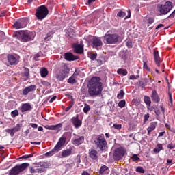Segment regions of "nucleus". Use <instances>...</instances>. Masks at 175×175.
Segmentation results:
<instances>
[{
  "mask_svg": "<svg viewBox=\"0 0 175 175\" xmlns=\"http://www.w3.org/2000/svg\"><path fill=\"white\" fill-rule=\"evenodd\" d=\"M100 77H92L88 83V94L90 96H98L103 91V84L100 82Z\"/></svg>",
  "mask_w": 175,
  "mask_h": 175,
  "instance_id": "obj_1",
  "label": "nucleus"
},
{
  "mask_svg": "<svg viewBox=\"0 0 175 175\" xmlns=\"http://www.w3.org/2000/svg\"><path fill=\"white\" fill-rule=\"evenodd\" d=\"M72 139V133L70 132H65L59 139L55 147L49 152L44 154L45 157H53L54 154L59 152L62 148L65 147Z\"/></svg>",
  "mask_w": 175,
  "mask_h": 175,
  "instance_id": "obj_2",
  "label": "nucleus"
},
{
  "mask_svg": "<svg viewBox=\"0 0 175 175\" xmlns=\"http://www.w3.org/2000/svg\"><path fill=\"white\" fill-rule=\"evenodd\" d=\"M12 36L22 43H27L35 39V33L29 30H20L14 31Z\"/></svg>",
  "mask_w": 175,
  "mask_h": 175,
  "instance_id": "obj_3",
  "label": "nucleus"
},
{
  "mask_svg": "<svg viewBox=\"0 0 175 175\" xmlns=\"http://www.w3.org/2000/svg\"><path fill=\"white\" fill-rule=\"evenodd\" d=\"M111 31H108L103 37L104 43L106 44H117L121 43L124 39L118 33H110Z\"/></svg>",
  "mask_w": 175,
  "mask_h": 175,
  "instance_id": "obj_4",
  "label": "nucleus"
},
{
  "mask_svg": "<svg viewBox=\"0 0 175 175\" xmlns=\"http://www.w3.org/2000/svg\"><path fill=\"white\" fill-rule=\"evenodd\" d=\"M70 73V67H69V64L62 62L59 66V73L55 75V78L57 79L59 81H64Z\"/></svg>",
  "mask_w": 175,
  "mask_h": 175,
  "instance_id": "obj_5",
  "label": "nucleus"
},
{
  "mask_svg": "<svg viewBox=\"0 0 175 175\" xmlns=\"http://www.w3.org/2000/svg\"><path fill=\"white\" fill-rule=\"evenodd\" d=\"M29 167V163H23L21 164H17L14 166L8 172V175H20L25 173L27 169Z\"/></svg>",
  "mask_w": 175,
  "mask_h": 175,
  "instance_id": "obj_6",
  "label": "nucleus"
},
{
  "mask_svg": "<svg viewBox=\"0 0 175 175\" xmlns=\"http://www.w3.org/2000/svg\"><path fill=\"white\" fill-rule=\"evenodd\" d=\"M96 148H99L100 151H105L107 148V141L105 138V134L98 135L94 141Z\"/></svg>",
  "mask_w": 175,
  "mask_h": 175,
  "instance_id": "obj_7",
  "label": "nucleus"
},
{
  "mask_svg": "<svg viewBox=\"0 0 175 175\" xmlns=\"http://www.w3.org/2000/svg\"><path fill=\"white\" fill-rule=\"evenodd\" d=\"M87 39L88 43H89V44L91 45L93 49L99 50V48L103 46V42H102L100 37L89 35Z\"/></svg>",
  "mask_w": 175,
  "mask_h": 175,
  "instance_id": "obj_8",
  "label": "nucleus"
},
{
  "mask_svg": "<svg viewBox=\"0 0 175 175\" xmlns=\"http://www.w3.org/2000/svg\"><path fill=\"white\" fill-rule=\"evenodd\" d=\"M172 9H173V3L171 1H166L164 4L158 5L159 16H166Z\"/></svg>",
  "mask_w": 175,
  "mask_h": 175,
  "instance_id": "obj_9",
  "label": "nucleus"
},
{
  "mask_svg": "<svg viewBox=\"0 0 175 175\" xmlns=\"http://www.w3.org/2000/svg\"><path fill=\"white\" fill-rule=\"evenodd\" d=\"M35 16L37 20H44L49 16V8L46 5H40L36 9Z\"/></svg>",
  "mask_w": 175,
  "mask_h": 175,
  "instance_id": "obj_10",
  "label": "nucleus"
},
{
  "mask_svg": "<svg viewBox=\"0 0 175 175\" xmlns=\"http://www.w3.org/2000/svg\"><path fill=\"white\" fill-rule=\"evenodd\" d=\"M124 155H126V149L122 146H120L114 150L113 158L114 161H121L122 158H124Z\"/></svg>",
  "mask_w": 175,
  "mask_h": 175,
  "instance_id": "obj_11",
  "label": "nucleus"
},
{
  "mask_svg": "<svg viewBox=\"0 0 175 175\" xmlns=\"http://www.w3.org/2000/svg\"><path fill=\"white\" fill-rule=\"evenodd\" d=\"M28 23H29L28 18H21L14 23L12 28L14 29H23L28 25Z\"/></svg>",
  "mask_w": 175,
  "mask_h": 175,
  "instance_id": "obj_12",
  "label": "nucleus"
},
{
  "mask_svg": "<svg viewBox=\"0 0 175 175\" xmlns=\"http://www.w3.org/2000/svg\"><path fill=\"white\" fill-rule=\"evenodd\" d=\"M7 61L10 66H16L20 62V55L16 53H9L7 55Z\"/></svg>",
  "mask_w": 175,
  "mask_h": 175,
  "instance_id": "obj_13",
  "label": "nucleus"
},
{
  "mask_svg": "<svg viewBox=\"0 0 175 175\" xmlns=\"http://www.w3.org/2000/svg\"><path fill=\"white\" fill-rule=\"evenodd\" d=\"M70 122L76 129L80 128V126L83 125V120L79 118V115H76V116L72 117L70 119Z\"/></svg>",
  "mask_w": 175,
  "mask_h": 175,
  "instance_id": "obj_14",
  "label": "nucleus"
},
{
  "mask_svg": "<svg viewBox=\"0 0 175 175\" xmlns=\"http://www.w3.org/2000/svg\"><path fill=\"white\" fill-rule=\"evenodd\" d=\"M153 57L156 65L159 68V66H161V64L162 63V59L159 56V51H158V48L153 49Z\"/></svg>",
  "mask_w": 175,
  "mask_h": 175,
  "instance_id": "obj_15",
  "label": "nucleus"
},
{
  "mask_svg": "<svg viewBox=\"0 0 175 175\" xmlns=\"http://www.w3.org/2000/svg\"><path fill=\"white\" fill-rule=\"evenodd\" d=\"M21 129V124H17L15 127L12 129H8L5 130V132L7 133H9L12 137L14 136V133H16V132H20V130Z\"/></svg>",
  "mask_w": 175,
  "mask_h": 175,
  "instance_id": "obj_16",
  "label": "nucleus"
},
{
  "mask_svg": "<svg viewBox=\"0 0 175 175\" xmlns=\"http://www.w3.org/2000/svg\"><path fill=\"white\" fill-rule=\"evenodd\" d=\"M72 49L75 54H83L84 53V45L80 44H74Z\"/></svg>",
  "mask_w": 175,
  "mask_h": 175,
  "instance_id": "obj_17",
  "label": "nucleus"
},
{
  "mask_svg": "<svg viewBox=\"0 0 175 175\" xmlns=\"http://www.w3.org/2000/svg\"><path fill=\"white\" fill-rule=\"evenodd\" d=\"M36 88H37V87L35 85H31L25 88L22 90V94L24 96H27V95H28V94H29V92H33L36 91Z\"/></svg>",
  "mask_w": 175,
  "mask_h": 175,
  "instance_id": "obj_18",
  "label": "nucleus"
},
{
  "mask_svg": "<svg viewBox=\"0 0 175 175\" xmlns=\"http://www.w3.org/2000/svg\"><path fill=\"white\" fill-rule=\"evenodd\" d=\"M150 98L154 103H159L161 102V97L158 94V92L156 90L152 91Z\"/></svg>",
  "mask_w": 175,
  "mask_h": 175,
  "instance_id": "obj_19",
  "label": "nucleus"
},
{
  "mask_svg": "<svg viewBox=\"0 0 175 175\" xmlns=\"http://www.w3.org/2000/svg\"><path fill=\"white\" fill-rule=\"evenodd\" d=\"M73 154V146H70L69 148L62 150L61 157L62 158H68Z\"/></svg>",
  "mask_w": 175,
  "mask_h": 175,
  "instance_id": "obj_20",
  "label": "nucleus"
},
{
  "mask_svg": "<svg viewBox=\"0 0 175 175\" xmlns=\"http://www.w3.org/2000/svg\"><path fill=\"white\" fill-rule=\"evenodd\" d=\"M79 58V56L74 55L72 52L64 53V59H66V61H77Z\"/></svg>",
  "mask_w": 175,
  "mask_h": 175,
  "instance_id": "obj_21",
  "label": "nucleus"
},
{
  "mask_svg": "<svg viewBox=\"0 0 175 175\" xmlns=\"http://www.w3.org/2000/svg\"><path fill=\"white\" fill-rule=\"evenodd\" d=\"M45 129H48L49 131H61L62 128V123L57 124L56 125H51V126H44Z\"/></svg>",
  "mask_w": 175,
  "mask_h": 175,
  "instance_id": "obj_22",
  "label": "nucleus"
},
{
  "mask_svg": "<svg viewBox=\"0 0 175 175\" xmlns=\"http://www.w3.org/2000/svg\"><path fill=\"white\" fill-rule=\"evenodd\" d=\"M89 157L93 161H98V151L95 149H90L89 150Z\"/></svg>",
  "mask_w": 175,
  "mask_h": 175,
  "instance_id": "obj_23",
  "label": "nucleus"
},
{
  "mask_svg": "<svg viewBox=\"0 0 175 175\" xmlns=\"http://www.w3.org/2000/svg\"><path fill=\"white\" fill-rule=\"evenodd\" d=\"M157 125H158L157 122H152L150 124L149 126L147 128V132H148V136L151 135V132H152V131H155Z\"/></svg>",
  "mask_w": 175,
  "mask_h": 175,
  "instance_id": "obj_24",
  "label": "nucleus"
},
{
  "mask_svg": "<svg viewBox=\"0 0 175 175\" xmlns=\"http://www.w3.org/2000/svg\"><path fill=\"white\" fill-rule=\"evenodd\" d=\"M39 163H36L34 164L33 167H30V173H43L42 169H38L39 167Z\"/></svg>",
  "mask_w": 175,
  "mask_h": 175,
  "instance_id": "obj_25",
  "label": "nucleus"
},
{
  "mask_svg": "<svg viewBox=\"0 0 175 175\" xmlns=\"http://www.w3.org/2000/svg\"><path fill=\"white\" fill-rule=\"evenodd\" d=\"M31 110H32V107H31L29 103L23 104L21 107V113H25V111H29Z\"/></svg>",
  "mask_w": 175,
  "mask_h": 175,
  "instance_id": "obj_26",
  "label": "nucleus"
},
{
  "mask_svg": "<svg viewBox=\"0 0 175 175\" xmlns=\"http://www.w3.org/2000/svg\"><path fill=\"white\" fill-rule=\"evenodd\" d=\"M79 75V73H77V71H75L74 74L68 79L67 82L69 84H76L77 83V81L76 80V76Z\"/></svg>",
  "mask_w": 175,
  "mask_h": 175,
  "instance_id": "obj_27",
  "label": "nucleus"
},
{
  "mask_svg": "<svg viewBox=\"0 0 175 175\" xmlns=\"http://www.w3.org/2000/svg\"><path fill=\"white\" fill-rule=\"evenodd\" d=\"M84 136H81L79 138L75 139L72 140V144L74 146H80L84 143Z\"/></svg>",
  "mask_w": 175,
  "mask_h": 175,
  "instance_id": "obj_28",
  "label": "nucleus"
},
{
  "mask_svg": "<svg viewBox=\"0 0 175 175\" xmlns=\"http://www.w3.org/2000/svg\"><path fill=\"white\" fill-rule=\"evenodd\" d=\"M148 111H154L156 116H160L161 114V110L157 109V108L154 106H151V105H149L146 106Z\"/></svg>",
  "mask_w": 175,
  "mask_h": 175,
  "instance_id": "obj_29",
  "label": "nucleus"
},
{
  "mask_svg": "<svg viewBox=\"0 0 175 175\" xmlns=\"http://www.w3.org/2000/svg\"><path fill=\"white\" fill-rule=\"evenodd\" d=\"M49 165L47 161H40L39 162L38 169H42L43 172H46V169H49Z\"/></svg>",
  "mask_w": 175,
  "mask_h": 175,
  "instance_id": "obj_30",
  "label": "nucleus"
},
{
  "mask_svg": "<svg viewBox=\"0 0 175 175\" xmlns=\"http://www.w3.org/2000/svg\"><path fill=\"white\" fill-rule=\"evenodd\" d=\"M40 73L41 77H47V76H49V70H47L46 67H42L40 70Z\"/></svg>",
  "mask_w": 175,
  "mask_h": 175,
  "instance_id": "obj_31",
  "label": "nucleus"
},
{
  "mask_svg": "<svg viewBox=\"0 0 175 175\" xmlns=\"http://www.w3.org/2000/svg\"><path fill=\"white\" fill-rule=\"evenodd\" d=\"M162 150H163V145H162V144L158 143L156 145V147L153 149V152L154 154H159Z\"/></svg>",
  "mask_w": 175,
  "mask_h": 175,
  "instance_id": "obj_32",
  "label": "nucleus"
},
{
  "mask_svg": "<svg viewBox=\"0 0 175 175\" xmlns=\"http://www.w3.org/2000/svg\"><path fill=\"white\" fill-rule=\"evenodd\" d=\"M117 73L120 76H126V75H128V70L125 68H118L117 70Z\"/></svg>",
  "mask_w": 175,
  "mask_h": 175,
  "instance_id": "obj_33",
  "label": "nucleus"
},
{
  "mask_svg": "<svg viewBox=\"0 0 175 175\" xmlns=\"http://www.w3.org/2000/svg\"><path fill=\"white\" fill-rule=\"evenodd\" d=\"M144 102L145 105H146V107L152 103V101H151V98L148 96H144Z\"/></svg>",
  "mask_w": 175,
  "mask_h": 175,
  "instance_id": "obj_34",
  "label": "nucleus"
},
{
  "mask_svg": "<svg viewBox=\"0 0 175 175\" xmlns=\"http://www.w3.org/2000/svg\"><path fill=\"white\" fill-rule=\"evenodd\" d=\"M107 61V59L105 57V56H100L98 59H97V63L98 65H103L105 62Z\"/></svg>",
  "mask_w": 175,
  "mask_h": 175,
  "instance_id": "obj_35",
  "label": "nucleus"
},
{
  "mask_svg": "<svg viewBox=\"0 0 175 175\" xmlns=\"http://www.w3.org/2000/svg\"><path fill=\"white\" fill-rule=\"evenodd\" d=\"M143 69L146 70V72H151V68L148 66L147 61L143 60Z\"/></svg>",
  "mask_w": 175,
  "mask_h": 175,
  "instance_id": "obj_36",
  "label": "nucleus"
},
{
  "mask_svg": "<svg viewBox=\"0 0 175 175\" xmlns=\"http://www.w3.org/2000/svg\"><path fill=\"white\" fill-rule=\"evenodd\" d=\"M4 146H0V155L3 159H5L8 157V153L3 150Z\"/></svg>",
  "mask_w": 175,
  "mask_h": 175,
  "instance_id": "obj_37",
  "label": "nucleus"
},
{
  "mask_svg": "<svg viewBox=\"0 0 175 175\" xmlns=\"http://www.w3.org/2000/svg\"><path fill=\"white\" fill-rule=\"evenodd\" d=\"M41 84L44 87L45 90H49L51 87V84L50 82H47L46 81H42Z\"/></svg>",
  "mask_w": 175,
  "mask_h": 175,
  "instance_id": "obj_38",
  "label": "nucleus"
},
{
  "mask_svg": "<svg viewBox=\"0 0 175 175\" xmlns=\"http://www.w3.org/2000/svg\"><path fill=\"white\" fill-rule=\"evenodd\" d=\"M23 76L26 77L27 79H29V70L27 67H24Z\"/></svg>",
  "mask_w": 175,
  "mask_h": 175,
  "instance_id": "obj_39",
  "label": "nucleus"
},
{
  "mask_svg": "<svg viewBox=\"0 0 175 175\" xmlns=\"http://www.w3.org/2000/svg\"><path fill=\"white\" fill-rule=\"evenodd\" d=\"M133 106H139L140 105V100H137V98H133L131 101Z\"/></svg>",
  "mask_w": 175,
  "mask_h": 175,
  "instance_id": "obj_40",
  "label": "nucleus"
},
{
  "mask_svg": "<svg viewBox=\"0 0 175 175\" xmlns=\"http://www.w3.org/2000/svg\"><path fill=\"white\" fill-rule=\"evenodd\" d=\"M118 107H120V109H122L125 107V105H126V101L125 100H122L118 103Z\"/></svg>",
  "mask_w": 175,
  "mask_h": 175,
  "instance_id": "obj_41",
  "label": "nucleus"
},
{
  "mask_svg": "<svg viewBox=\"0 0 175 175\" xmlns=\"http://www.w3.org/2000/svg\"><path fill=\"white\" fill-rule=\"evenodd\" d=\"M126 46L128 47V49H132V40L131 39H126Z\"/></svg>",
  "mask_w": 175,
  "mask_h": 175,
  "instance_id": "obj_42",
  "label": "nucleus"
},
{
  "mask_svg": "<svg viewBox=\"0 0 175 175\" xmlns=\"http://www.w3.org/2000/svg\"><path fill=\"white\" fill-rule=\"evenodd\" d=\"M124 95H125V92H124V90H121L120 93L117 95L118 99H122V98H124Z\"/></svg>",
  "mask_w": 175,
  "mask_h": 175,
  "instance_id": "obj_43",
  "label": "nucleus"
},
{
  "mask_svg": "<svg viewBox=\"0 0 175 175\" xmlns=\"http://www.w3.org/2000/svg\"><path fill=\"white\" fill-rule=\"evenodd\" d=\"M90 110H91V107H90L88 104H85V107L83 108V112L87 114V113L90 111Z\"/></svg>",
  "mask_w": 175,
  "mask_h": 175,
  "instance_id": "obj_44",
  "label": "nucleus"
},
{
  "mask_svg": "<svg viewBox=\"0 0 175 175\" xmlns=\"http://www.w3.org/2000/svg\"><path fill=\"white\" fill-rule=\"evenodd\" d=\"M167 148H168V150H174V148H175V143L170 142L167 146Z\"/></svg>",
  "mask_w": 175,
  "mask_h": 175,
  "instance_id": "obj_45",
  "label": "nucleus"
},
{
  "mask_svg": "<svg viewBox=\"0 0 175 175\" xmlns=\"http://www.w3.org/2000/svg\"><path fill=\"white\" fill-rule=\"evenodd\" d=\"M136 172L137 173H144L145 172V170H144V168H143V167L142 166H138L136 167Z\"/></svg>",
  "mask_w": 175,
  "mask_h": 175,
  "instance_id": "obj_46",
  "label": "nucleus"
},
{
  "mask_svg": "<svg viewBox=\"0 0 175 175\" xmlns=\"http://www.w3.org/2000/svg\"><path fill=\"white\" fill-rule=\"evenodd\" d=\"M140 78V75H132L129 76V80H137V79Z\"/></svg>",
  "mask_w": 175,
  "mask_h": 175,
  "instance_id": "obj_47",
  "label": "nucleus"
},
{
  "mask_svg": "<svg viewBox=\"0 0 175 175\" xmlns=\"http://www.w3.org/2000/svg\"><path fill=\"white\" fill-rule=\"evenodd\" d=\"M11 116L13 118H15V117H17L18 116V110L15 109L11 112Z\"/></svg>",
  "mask_w": 175,
  "mask_h": 175,
  "instance_id": "obj_48",
  "label": "nucleus"
},
{
  "mask_svg": "<svg viewBox=\"0 0 175 175\" xmlns=\"http://www.w3.org/2000/svg\"><path fill=\"white\" fill-rule=\"evenodd\" d=\"M131 159L133 162H136V161H140V159L139 158L137 154H133V156L131 157Z\"/></svg>",
  "mask_w": 175,
  "mask_h": 175,
  "instance_id": "obj_49",
  "label": "nucleus"
},
{
  "mask_svg": "<svg viewBox=\"0 0 175 175\" xmlns=\"http://www.w3.org/2000/svg\"><path fill=\"white\" fill-rule=\"evenodd\" d=\"M32 157H33V154L23 155L21 157H20V159H28V158H32Z\"/></svg>",
  "mask_w": 175,
  "mask_h": 175,
  "instance_id": "obj_50",
  "label": "nucleus"
},
{
  "mask_svg": "<svg viewBox=\"0 0 175 175\" xmlns=\"http://www.w3.org/2000/svg\"><path fill=\"white\" fill-rule=\"evenodd\" d=\"M125 16H126V14L123 11H120L117 14L118 17H125Z\"/></svg>",
  "mask_w": 175,
  "mask_h": 175,
  "instance_id": "obj_51",
  "label": "nucleus"
},
{
  "mask_svg": "<svg viewBox=\"0 0 175 175\" xmlns=\"http://www.w3.org/2000/svg\"><path fill=\"white\" fill-rule=\"evenodd\" d=\"M150 118V113H147L144 116V122L146 124L147 121H148V119Z\"/></svg>",
  "mask_w": 175,
  "mask_h": 175,
  "instance_id": "obj_52",
  "label": "nucleus"
},
{
  "mask_svg": "<svg viewBox=\"0 0 175 175\" xmlns=\"http://www.w3.org/2000/svg\"><path fill=\"white\" fill-rule=\"evenodd\" d=\"M96 57H98L97 53H90V59H92V61H94V59H96Z\"/></svg>",
  "mask_w": 175,
  "mask_h": 175,
  "instance_id": "obj_53",
  "label": "nucleus"
},
{
  "mask_svg": "<svg viewBox=\"0 0 175 175\" xmlns=\"http://www.w3.org/2000/svg\"><path fill=\"white\" fill-rule=\"evenodd\" d=\"M154 21H155V19L152 17H149V18H147V23L149 25L152 24V23H154Z\"/></svg>",
  "mask_w": 175,
  "mask_h": 175,
  "instance_id": "obj_54",
  "label": "nucleus"
},
{
  "mask_svg": "<svg viewBox=\"0 0 175 175\" xmlns=\"http://www.w3.org/2000/svg\"><path fill=\"white\" fill-rule=\"evenodd\" d=\"M72 107H73V103H70V105H68V107H67L65 109L66 112L69 111V110H70L72 109Z\"/></svg>",
  "mask_w": 175,
  "mask_h": 175,
  "instance_id": "obj_55",
  "label": "nucleus"
},
{
  "mask_svg": "<svg viewBox=\"0 0 175 175\" xmlns=\"http://www.w3.org/2000/svg\"><path fill=\"white\" fill-rule=\"evenodd\" d=\"M6 13H8L7 10L0 11V17H5V16H6Z\"/></svg>",
  "mask_w": 175,
  "mask_h": 175,
  "instance_id": "obj_56",
  "label": "nucleus"
},
{
  "mask_svg": "<svg viewBox=\"0 0 175 175\" xmlns=\"http://www.w3.org/2000/svg\"><path fill=\"white\" fill-rule=\"evenodd\" d=\"M113 128H115V129H118V131H120V129H121V128H122V126L121 124H114Z\"/></svg>",
  "mask_w": 175,
  "mask_h": 175,
  "instance_id": "obj_57",
  "label": "nucleus"
},
{
  "mask_svg": "<svg viewBox=\"0 0 175 175\" xmlns=\"http://www.w3.org/2000/svg\"><path fill=\"white\" fill-rule=\"evenodd\" d=\"M40 57V53H37L34 55V61H39V57Z\"/></svg>",
  "mask_w": 175,
  "mask_h": 175,
  "instance_id": "obj_58",
  "label": "nucleus"
},
{
  "mask_svg": "<svg viewBox=\"0 0 175 175\" xmlns=\"http://www.w3.org/2000/svg\"><path fill=\"white\" fill-rule=\"evenodd\" d=\"M165 126L167 131H172V127L170 126V124L165 123Z\"/></svg>",
  "mask_w": 175,
  "mask_h": 175,
  "instance_id": "obj_59",
  "label": "nucleus"
},
{
  "mask_svg": "<svg viewBox=\"0 0 175 175\" xmlns=\"http://www.w3.org/2000/svg\"><path fill=\"white\" fill-rule=\"evenodd\" d=\"M168 96L170 103H173V98H172V93L170 92H168Z\"/></svg>",
  "mask_w": 175,
  "mask_h": 175,
  "instance_id": "obj_60",
  "label": "nucleus"
},
{
  "mask_svg": "<svg viewBox=\"0 0 175 175\" xmlns=\"http://www.w3.org/2000/svg\"><path fill=\"white\" fill-rule=\"evenodd\" d=\"M30 125L31 126V128H33V129H36L38 128V124L35 123H31Z\"/></svg>",
  "mask_w": 175,
  "mask_h": 175,
  "instance_id": "obj_61",
  "label": "nucleus"
},
{
  "mask_svg": "<svg viewBox=\"0 0 175 175\" xmlns=\"http://www.w3.org/2000/svg\"><path fill=\"white\" fill-rule=\"evenodd\" d=\"M131 18V10H128V15L125 17V20Z\"/></svg>",
  "mask_w": 175,
  "mask_h": 175,
  "instance_id": "obj_62",
  "label": "nucleus"
},
{
  "mask_svg": "<svg viewBox=\"0 0 175 175\" xmlns=\"http://www.w3.org/2000/svg\"><path fill=\"white\" fill-rule=\"evenodd\" d=\"M160 109H161V112L163 113V114H165V107H163V105H160Z\"/></svg>",
  "mask_w": 175,
  "mask_h": 175,
  "instance_id": "obj_63",
  "label": "nucleus"
},
{
  "mask_svg": "<svg viewBox=\"0 0 175 175\" xmlns=\"http://www.w3.org/2000/svg\"><path fill=\"white\" fill-rule=\"evenodd\" d=\"M81 175H90V173H88L87 171H83L81 174Z\"/></svg>",
  "mask_w": 175,
  "mask_h": 175,
  "instance_id": "obj_64",
  "label": "nucleus"
}]
</instances>
